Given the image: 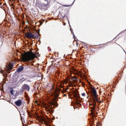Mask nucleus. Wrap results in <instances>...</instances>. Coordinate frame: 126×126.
Listing matches in <instances>:
<instances>
[{
    "instance_id": "nucleus-1",
    "label": "nucleus",
    "mask_w": 126,
    "mask_h": 126,
    "mask_svg": "<svg viewBox=\"0 0 126 126\" xmlns=\"http://www.w3.org/2000/svg\"><path fill=\"white\" fill-rule=\"evenodd\" d=\"M92 92L94 98V99L93 100L94 106L93 107H92L91 108L92 112H93L94 114L95 115H96L97 113L96 112V102H98V98L97 97L96 91L95 89L94 88H92Z\"/></svg>"
},
{
    "instance_id": "nucleus-2",
    "label": "nucleus",
    "mask_w": 126,
    "mask_h": 126,
    "mask_svg": "<svg viewBox=\"0 0 126 126\" xmlns=\"http://www.w3.org/2000/svg\"><path fill=\"white\" fill-rule=\"evenodd\" d=\"M34 58V55L32 54L26 57L25 58V60L28 63L33 66V63L34 62V61L33 60Z\"/></svg>"
},
{
    "instance_id": "nucleus-3",
    "label": "nucleus",
    "mask_w": 126,
    "mask_h": 126,
    "mask_svg": "<svg viewBox=\"0 0 126 126\" xmlns=\"http://www.w3.org/2000/svg\"><path fill=\"white\" fill-rule=\"evenodd\" d=\"M59 93V91L58 89H54L52 91V95L53 97L54 100L56 101L58 100Z\"/></svg>"
},
{
    "instance_id": "nucleus-4",
    "label": "nucleus",
    "mask_w": 126,
    "mask_h": 126,
    "mask_svg": "<svg viewBox=\"0 0 126 126\" xmlns=\"http://www.w3.org/2000/svg\"><path fill=\"white\" fill-rule=\"evenodd\" d=\"M51 105L52 106H53V107L49 106H48V110L50 111L51 112H53V108H55V107L54 106L57 107L58 105V104L56 102H54L53 103H51Z\"/></svg>"
},
{
    "instance_id": "nucleus-5",
    "label": "nucleus",
    "mask_w": 126,
    "mask_h": 126,
    "mask_svg": "<svg viewBox=\"0 0 126 126\" xmlns=\"http://www.w3.org/2000/svg\"><path fill=\"white\" fill-rule=\"evenodd\" d=\"M22 88L24 91L26 90L28 91H29L30 89V86L26 84H24L22 85Z\"/></svg>"
},
{
    "instance_id": "nucleus-6",
    "label": "nucleus",
    "mask_w": 126,
    "mask_h": 126,
    "mask_svg": "<svg viewBox=\"0 0 126 126\" xmlns=\"http://www.w3.org/2000/svg\"><path fill=\"white\" fill-rule=\"evenodd\" d=\"M73 96L74 99L76 100V102H78L79 101V99L80 97L79 94L77 93H75Z\"/></svg>"
},
{
    "instance_id": "nucleus-7",
    "label": "nucleus",
    "mask_w": 126,
    "mask_h": 126,
    "mask_svg": "<svg viewBox=\"0 0 126 126\" xmlns=\"http://www.w3.org/2000/svg\"><path fill=\"white\" fill-rule=\"evenodd\" d=\"M26 36L27 38L30 39H34L33 34L31 32H29L26 34Z\"/></svg>"
},
{
    "instance_id": "nucleus-8",
    "label": "nucleus",
    "mask_w": 126,
    "mask_h": 126,
    "mask_svg": "<svg viewBox=\"0 0 126 126\" xmlns=\"http://www.w3.org/2000/svg\"><path fill=\"white\" fill-rule=\"evenodd\" d=\"M22 103V101L20 99H19L15 102V104L17 106L19 107L21 105Z\"/></svg>"
},
{
    "instance_id": "nucleus-9",
    "label": "nucleus",
    "mask_w": 126,
    "mask_h": 126,
    "mask_svg": "<svg viewBox=\"0 0 126 126\" xmlns=\"http://www.w3.org/2000/svg\"><path fill=\"white\" fill-rule=\"evenodd\" d=\"M45 3H43L42 4L39 3V6L41 7H45L47 6L48 3V1L47 0V1H46V2L45 1Z\"/></svg>"
},
{
    "instance_id": "nucleus-10",
    "label": "nucleus",
    "mask_w": 126,
    "mask_h": 126,
    "mask_svg": "<svg viewBox=\"0 0 126 126\" xmlns=\"http://www.w3.org/2000/svg\"><path fill=\"white\" fill-rule=\"evenodd\" d=\"M39 33H37L36 32L35 33V34H34V33L33 34V36H34V39L35 38H36V39H38L39 38Z\"/></svg>"
},
{
    "instance_id": "nucleus-11",
    "label": "nucleus",
    "mask_w": 126,
    "mask_h": 126,
    "mask_svg": "<svg viewBox=\"0 0 126 126\" xmlns=\"http://www.w3.org/2000/svg\"><path fill=\"white\" fill-rule=\"evenodd\" d=\"M23 69L24 68L23 66H21L17 69V71L18 72H19L23 71Z\"/></svg>"
},
{
    "instance_id": "nucleus-12",
    "label": "nucleus",
    "mask_w": 126,
    "mask_h": 126,
    "mask_svg": "<svg viewBox=\"0 0 126 126\" xmlns=\"http://www.w3.org/2000/svg\"><path fill=\"white\" fill-rule=\"evenodd\" d=\"M10 92L11 94L14 95L13 94V92L14 91L13 88L12 87L10 88Z\"/></svg>"
},
{
    "instance_id": "nucleus-13",
    "label": "nucleus",
    "mask_w": 126,
    "mask_h": 126,
    "mask_svg": "<svg viewBox=\"0 0 126 126\" xmlns=\"http://www.w3.org/2000/svg\"><path fill=\"white\" fill-rule=\"evenodd\" d=\"M24 91L22 89L19 90L18 91L19 92V94H23Z\"/></svg>"
},
{
    "instance_id": "nucleus-14",
    "label": "nucleus",
    "mask_w": 126,
    "mask_h": 126,
    "mask_svg": "<svg viewBox=\"0 0 126 126\" xmlns=\"http://www.w3.org/2000/svg\"><path fill=\"white\" fill-rule=\"evenodd\" d=\"M19 94H19V92H18V91H16V94L15 95V97H16V96H17Z\"/></svg>"
},
{
    "instance_id": "nucleus-15",
    "label": "nucleus",
    "mask_w": 126,
    "mask_h": 126,
    "mask_svg": "<svg viewBox=\"0 0 126 126\" xmlns=\"http://www.w3.org/2000/svg\"><path fill=\"white\" fill-rule=\"evenodd\" d=\"M42 120L43 121L45 122L46 120V119H45V118H42Z\"/></svg>"
},
{
    "instance_id": "nucleus-16",
    "label": "nucleus",
    "mask_w": 126,
    "mask_h": 126,
    "mask_svg": "<svg viewBox=\"0 0 126 126\" xmlns=\"http://www.w3.org/2000/svg\"><path fill=\"white\" fill-rule=\"evenodd\" d=\"M0 72L1 73H2L3 72V71L2 70L0 69Z\"/></svg>"
},
{
    "instance_id": "nucleus-17",
    "label": "nucleus",
    "mask_w": 126,
    "mask_h": 126,
    "mask_svg": "<svg viewBox=\"0 0 126 126\" xmlns=\"http://www.w3.org/2000/svg\"><path fill=\"white\" fill-rule=\"evenodd\" d=\"M63 6L64 7H69L70 6L69 5H63Z\"/></svg>"
},
{
    "instance_id": "nucleus-18",
    "label": "nucleus",
    "mask_w": 126,
    "mask_h": 126,
    "mask_svg": "<svg viewBox=\"0 0 126 126\" xmlns=\"http://www.w3.org/2000/svg\"><path fill=\"white\" fill-rule=\"evenodd\" d=\"M81 95L82 96H84L85 95V93H82L81 94Z\"/></svg>"
},
{
    "instance_id": "nucleus-19",
    "label": "nucleus",
    "mask_w": 126,
    "mask_h": 126,
    "mask_svg": "<svg viewBox=\"0 0 126 126\" xmlns=\"http://www.w3.org/2000/svg\"><path fill=\"white\" fill-rule=\"evenodd\" d=\"M68 19V23H69V27L70 28H71V26H70V23H69V20H68V19Z\"/></svg>"
},
{
    "instance_id": "nucleus-20",
    "label": "nucleus",
    "mask_w": 126,
    "mask_h": 126,
    "mask_svg": "<svg viewBox=\"0 0 126 126\" xmlns=\"http://www.w3.org/2000/svg\"><path fill=\"white\" fill-rule=\"evenodd\" d=\"M119 45V46H120V47H121V48H122L123 49V50L124 51V52H125L126 53V52H125V51L124 50V49L123 48H122V47L121 46H120V45Z\"/></svg>"
},
{
    "instance_id": "nucleus-21",
    "label": "nucleus",
    "mask_w": 126,
    "mask_h": 126,
    "mask_svg": "<svg viewBox=\"0 0 126 126\" xmlns=\"http://www.w3.org/2000/svg\"><path fill=\"white\" fill-rule=\"evenodd\" d=\"M73 36V38H74L75 39H76V37H75V35Z\"/></svg>"
},
{
    "instance_id": "nucleus-22",
    "label": "nucleus",
    "mask_w": 126,
    "mask_h": 126,
    "mask_svg": "<svg viewBox=\"0 0 126 126\" xmlns=\"http://www.w3.org/2000/svg\"><path fill=\"white\" fill-rule=\"evenodd\" d=\"M70 31L71 32V31H72L73 30L72 29L70 28Z\"/></svg>"
},
{
    "instance_id": "nucleus-23",
    "label": "nucleus",
    "mask_w": 126,
    "mask_h": 126,
    "mask_svg": "<svg viewBox=\"0 0 126 126\" xmlns=\"http://www.w3.org/2000/svg\"><path fill=\"white\" fill-rule=\"evenodd\" d=\"M27 81L28 82H31V80H27Z\"/></svg>"
},
{
    "instance_id": "nucleus-24",
    "label": "nucleus",
    "mask_w": 126,
    "mask_h": 126,
    "mask_svg": "<svg viewBox=\"0 0 126 126\" xmlns=\"http://www.w3.org/2000/svg\"><path fill=\"white\" fill-rule=\"evenodd\" d=\"M47 48H48V49H50V47H48Z\"/></svg>"
},
{
    "instance_id": "nucleus-25",
    "label": "nucleus",
    "mask_w": 126,
    "mask_h": 126,
    "mask_svg": "<svg viewBox=\"0 0 126 126\" xmlns=\"http://www.w3.org/2000/svg\"><path fill=\"white\" fill-rule=\"evenodd\" d=\"M71 33H72V34H73V33H74V32H73V30H72V31H71Z\"/></svg>"
},
{
    "instance_id": "nucleus-26",
    "label": "nucleus",
    "mask_w": 126,
    "mask_h": 126,
    "mask_svg": "<svg viewBox=\"0 0 126 126\" xmlns=\"http://www.w3.org/2000/svg\"><path fill=\"white\" fill-rule=\"evenodd\" d=\"M73 34V36H75V35L74 34V33H73V34Z\"/></svg>"
},
{
    "instance_id": "nucleus-27",
    "label": "nucleus",
    "mask_w": 126,
    "mask_h": 126,
    "mask_svg": "<svg viewBox=\"0 0 126 126\" xmlns=\"http://www.w3.org/2000/svg\"><path fill=\"white\" fill-rule=\"evenodd\" d=\"M82 43L83 44H84L85 43L83 42H82Z\"/></svg>"
},
{
    "instance_id": "nucleus-28",
    "label": "nucleus",
    "mask_w": 126,
    "mask_h": 126,
    "mask_svg": "<svg viewBox=\"0 0 126 126\" xmlns=\"http://www.w3.org/2000/svg\"><path fill=\"white\" fill-rule=\"evenodd\" d=\"M45 0V2H46V1H47V0Z\"/></svg>"
},
{
    "instance_id": "nucleus-29",
    "label": "nucleus",
    "mask_w": 126,
    "mask_h": 126,
    "mask_svg": "<svg viewBox=\"0 0 126 126\" xmlns=\"http://www.w3.org/2000/svg\"><path fill=\"white\" fill-rule=\"evenodd\" d=\"M65 15H64V17L63 16V17L64 18L65 17Z\"/></svg>"
},
{
    "instance_id": "nucleus-30",
    "label": "nucleus",
    "mask_w": 126,
    "mask_h": 126,
    "mask_svg": "<svg viewBox=\"0 0 126 126\" xmlns=\"http://www.w3.org/2000/svg\"><path fill=\"white\" fill-rule=\"evenodd\" d=\"M75 0H74V1H73V3H72V4H73V3L74 2V1H75Z\"/></svg>"
},
{
    "instance_id": "nucleus-31",
    "label": "nucleus",
    "mask_w": 126,
    "mask_h": 126,
    "mask_svg": "<svg viewBox=\"0 0 126 126\" xmlns=\"http://www.w3.org/2000/svg\"><path fill=\"white\" fill-rule=\"evenodd\" d=\"M25 79L24 80H23V81H25Z\"/></svg>"
},
{
    "instance_id": "nucleus-32",
    "label": "nucleus",
    "mask_w": 126,
    "mask_h": 126,
    "mask_svg": "<svg viewBox=\"0 0 126 126\" xmlns=\"http://www.w3.org/2000/svg\"><path fill=\"white\" fill-rule=\"evenodd\" d=\"M39 8H40V7L39 6Z\"/></svg>"
},
{
    "instance_id": "nucleus-33",
    "label": "nucleus",
    "mask_w": 126,
    "mask_h": 126,
    "mask_svg": "<svg viewBox=\"0 0 126 126\" xmlns=\"http://www.w3.org/2000/svg\"><path fill=\"white\" fill-rule=\"evenodd\" d=\"M50 51V50H49V51H48L49 52Z\"/></svg>"
},
{
    "instance_id": "nucleus-34",
    "label": "nucleus",
    "mask_w": 126,
    "mask_h": 126,
    "mask_svg": "<svg viewBox=\"0 0 126 126\" xmlns=\"http://www.w3.org/2000/svg\"><path fill=\"white\" fill-rule=\"evenodd\" d=\"M64 95H66V94H64Z\"/></svg>"
},
{
    "instance_id": "nucleus-35",
    "label": "nucleus",
    "mask_w": 126,
    "mask_h": 126,
    "mask_svg": "<svg viewBox=\"0 0 126 126\" xmlns=\"http://www.w3.org/2000/svg\"><path fill=\"white\" fill-rule=\"evenodd\" d=\"M64 95H66V94H64Z\"/></svg>"
}]
</instances>
